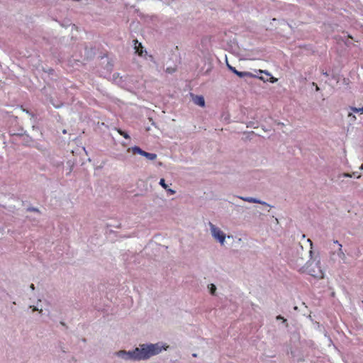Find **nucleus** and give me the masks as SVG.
<instances>
[{"mask_svg": "<svg viewBox=\"0 0 363 363\" xmlns=\"http://www.w3.org/2000/svg\"><path fill=\"white\" fill-rule=\"evenodd\" d=\"M162 350V347L159 344L142 345L140 348H135L133 351L121 350L117 352V355L125 359L141 360L149 359L159 354Z\"/></svg>", "mask_w": 363, "mask_h": 363, "instance_id": "f257e3e1", "label": "nucleus"}, {"mask_svg": "<svg viewBox=\"0 0 363 363\" xmlns=\"http://www.w3.org/2000/svg\"><path fill=\"white\" fill-rule=\"evenodd\" d=\"M211 231L212 233L213 237L218 240L221 245L224 244L225 240V233L220 230L218 228L216 227L213 224L211 223H209Z\"/></svg>", "mask_w": 363, "mask_h": 363, "instance_id": "f03ea898", "label": "nucleus"}, {"mask_svg": "<svg viewBox=\"0 0 363 363\" xmlns=\"http://www.w3.org/2000/svg\"><path fill=\"white\" fill-rule=\"evenodd\" d=\"M315 269H312V268L309 269H308L309 274L315 278H318V279L323 278V272H322L320 268L317 265L315 266Z\"/></svg>", "mask_w": 363, "mask_h": 363, "instance_id": "7ed1b4c3", "label": "nucleus"}, {"mask_svg": "<svg viewBox=\"0 0 363 363\" xmlns=\"http://www.w3.org/2000/svg\"><path fill=\"white\" fill-rule=\"evenodd\" d=\"M240 199L245 201H247L249 203H260L262 205L268 206V204L264 201H261L257 199L252 197H240Z\"/></svg>", "mask_w": 363, "mask_h": 363, "instance_id": "20e7f679", "label": "nucleus"}, {"mask_svg": "<svg viewBox=\"0 0 363 363\" xmlns=\"http://www.w3.org/2000/svg\"><path fill=\"white\" fill-rule=\"evenodd\" d=\"M134 42L135 52L138 54V55L143 56V50L142 44L138 43L137 40H135Z\"/></svg>", "mask_w": 363, "mask_h": 363, "instance_id": "39448f33", "label": "nucleus"}, {"mask_svg": "<svg viewBox=\"0 0 363 363\" xmlns=\"http://www.w3.org/2000/svg\"><path fill=\"white\" fill-rule=\"evenodd\" d=\"M334 243L337 244L339 246L337 255L339 256L340 258H341L342 259H344L345 258V255L342 249V245L340 243H339V242L337 240H335Z\"/></svg>", "mask_w": 363, "mask_h": 363, "instance_id": "423d86ee", "label": "nucleus"}, {"mask_svg": "<svg viewBox=\"0 0 363 363\" xmlns=\"http://www.w3.org/2000/svg\"><path fill=\"white\" fill-rule=\"evenodd\" d=\"M132 152L133 154H139V155L143 156L145 151L143 150L141 148H140L138 146H135V147H132Z\"/></svg>", "mask_w": 363, "mask_h": 363, "instance_id": "0eeeda50", "label": "nucleus"}, {"mask_svg": "<svg viewBox=\"0 0 363 363\" xmlns=\"http://www.w3.org/2000/svg\"><path fill=\"white\" fill-rule=\"evenodd\" d=\"M143 156L145 157L146 158H147L150 160H155L157 158V155L156 154H155V153H150V152H145Z\"/></svg>", "mask_w": 363, "mask_h": 363, "instance_id": "6e6552de", "label": "nucleus"}, {"mask_svg": "<svg viewBox=\"0 0 363 363\" xmlns=\"http://www.w3.org/2000/svg\"><path fill=\"white\" fill-rule=\"evenodd\" d=\"M195 103L201 106H203L205 105V101L203 96H197Z\"/></svg>", "mask_w": 363, "mask_h": 363, "instance_id": "1a4fd4ad", "label": "nucleus"}, {"mask_svg": "<svg viewBox=\"0 0 363 363\" xmlns=\"http://www.w3.org/2000/svg\"><path fill=\"white\" fill-rule=\"evenodd\" d=\"M235 74L240 77H252V74L248 72L238 71Z\"/></svg>", "mask_w": 363, "mask_h": 363, "instance_id": "9d476101", "label": "nucleus"}, {"mask_svg": "<svg viewBox=\"0 0 363 363\" xmlns=\"http://www.w3.org/2000/svg\"><path fill=\"white\" fill-rule=\"evenodd\" d=\"M160 184L165 189H167V191H170L172 194H174L175 191L172 190V189H167V185L165 184V181L164 179H161L160 181Z\"/></svg>", "mask_w": 363, "mask_h": 363, "instance_id": "9b49d317", "label": "nucleus"}, {"mask_svg": "<svg viewBox=\"0 0 363 363\" xmlns=\"http://www.w3.org/2000/svg\"><path fill=\"white\" fill-rule=\"evenodd\" d=\"M350 108L355 113H363V106L362 108L351 107Z\"/></svg>", "mask_w": 363, "mask_h": 363, "instance_id": "f8f14e48", "label": "nucleus"}, {"mask_svg": "<svg viewBox=\"0 0 363 363\" xmlns=\"http://www.w3.org/2000/svg\"><path fill=\"white\" fill-rule=\"evenodd\" d=\"M118 133H119V134L121 135H122L125 139H129L130 138V136H129V135L127 133H125V132H124L123 130H118Z\"/></svg>", "mask_w": 363, "mask_h": 363, "instance_id": "ddd939ff", "label": "nucleus"}, {"mask_svg": "<svg viewBox=\"0 0 363 363\" xmlns=\"http://www.w3.org/2000/svg\"><path fill=\"white\" fill-rule=\"evenodd\" d=\"M209 289H210L211 294L213 295L216 290V286L214 284H210Z\"/></svg>", "mask_w": 363, "mask_h": 363, "instance_id": "4468645a", "label": "nucleus"}, {"mask_svg": "<svg viewBox=\"0 0 363 363\" xmlns=\"http://www.w3.org/2000/svg\"><path fill=\"white\" fill-rule=\"evenodd\" d=\"M227 67H228V69L232 71L234 74H236V72H238V70L233 66L230 65L228 63H227Z\"/></svg>", "mask_w": 363, "mask_h": 363, "instance_id": "2eb2a0df", "label": "nucleus"}, {"mask_svg": "<svg viewBox=\"0 0 363 363\" xmlns=\"http://www.w3.org/2000/svg\"><path fill=\"white\" fill-rule=\"evenodd\" d=\"M259 72H260V73H264V74H267V75H268V76H271L270 73H269L267 71H263V70L259 69Z\"/></svg>", "mask_w": 363, "mask_h": 363, "instance_id": "dca6fc26", "label": "nucleus"}, {"mask_svg": "<svg viewBox=\"0 0 363 363\" xmlns=\"http://www.w3.org/2000/svg\"><path fill=\"white\" fill-rule=\"evenodd\" d=\"M277 81V78H274V77H271V78H270V82H272V83H274V82H276Z\"/></svg>", "mask_w": 363, "mask_h": 363, "instance_id": "f3484780", "label": "nucleus"}, {"mask_svg": "<svg viewBox=\"0 0 363 363\" xmlns=\"http://www.w3.org/2000/svg\"><path fill=\"white\" fill-rule=\"evenodd\" d=\"M277 319H278V320H283V322H286V320L285 318H284V317H282L281 315H278L277 317Z\"/></svg>", "mask_w": 363, "mask_h": 363, "instance_id": "a211bd4d", "label": "nucleus"}, {"mask_svg": "<svg viewBox=\"0 0 363 363\" xmlns=\"http://www.w3.org/2000/svg\"><path fill=\"white\" fill-rule=\"evenodd\" d=\"M30 288H31L33 290H34L35 286H34V284H31V285H30Z\"/></svg>", "mask_w": 363, "mask_h": 363, "instance_id": "6ab92c4d", "label": "nucleus"}, {"mask_svg": "<svg viewBox=\"0 0 363 363\" xmlns=\"http://www.w3.org/2000/svg\"><path fill=\"white\" fill-rule=\"evenodd\" d=\"M348 116H349V117L352 116L353 118H355V116H352V113H349Z\"/></svg>", "mask_w": 363, "mask_h": 363, "instance_id": "aec40b11", "label": "nucleus"}, {"mask_svg": "<svg viewBox=\"0 0 363 363\" xmlns=\"http://www.w3.org/2000/svg\"><path fill=\"white\" fill-rule=\"evenodd\" d=\"M316 90H319V87L316 85Z\"/></svg>", "mask_w": 363, "mask_h": 363, "instance_id": "412c9836", "label": "nucleus"}, {"mask_svg": "<svg viewBox=\"0 0 363 363\" xmlns=\"http://www.w3.org/2000/svg\"><path fill=\"white\" fill-rule=\"evenodd\" d=\"M167 347H163L164 350H166Z\"/></svg>", "mask_w": 363, "mask_h": 363, "instance_id": "4be33fe9", "label": "nucleus"}]
</instances>
